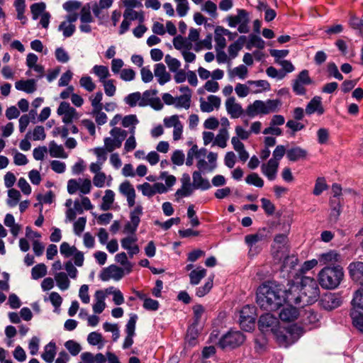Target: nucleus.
I'll return each mask as SVG.
<instances>
[{
  "mask_svg": "<svg viewBox=\"0 0 363 363\" xmlns=\"http://www.w3.org/2000/svg\"><path fill=\"white\" fill-rule=\"evenodd\" d=\"M69 277L63 272H55L54 274L57 286L62 291L67 290L69 287L70 281Z\"/></svg>",
  "mask_w": 363,
  "mask_h": 363,
  "instance_id": "36",
  "label": "nucleus"
},
{
  "mask_svg": "<svg viewBox=\"0 0 363 363\" xmlns=\"http://www.w3.org/2000/svg\"><path fill=\"white\" fill-rule=\"evenodd\" d=\"M194 315V323L192 326L188 329V335L193 333L196 325L199 324L202 315L204 313V308L201 305H196L193 307Z\"/></svg>",
  "mask_w": 363,
  "mask_h": 363,
  "instance_id": "51",
  "label": "nucleus"
},
{
  "mask_svg": "<svg viewBox=\"0 0 363 363\" xmlns=\"http://www.w3.org/2000/svg\"><path fill=\"white\" fill-rule=\"evenodd\" d=\"M300 296L293 297L294 301L296 303L301 302V299L306 298L307 303L313 302L319 297L320 289L317 281L311 277H303L301 279L300 286Z\"/></svg>",
  "mask_w": 363,
  "mask_h": 363,
  "instance_id": "5",
  "label": "nucleus"
},
{
  "mask_svg": "<svg viewBox=\"0 0 363 363\" xmlns=\"http://www.w3.org/2000/svg\"><path fill=\"white\" fill-rule=\"evenodd\" d=\"M137 319L138 315L136 314H132L125 325V332L127 333V336L125 337L123 344V349L129 348L133 343V338L135 335Z\"/></svg>",
  "mask_w": 363,
  "mask_h": 363,
  "instance_id": "19",
  "label": "nucleus"
},
{
  "mask_svg": "<svg viewBox=\"0 0 363 363\" xmlns=\"http://www.w3.org/2000/svg\"><path fill=\"white\" fill-rule=\"evenodd\" d=\"M115 259L117 262L120 263L124 267L126 273L128 274L131 272L133 265L128 262L127 255L125 252H121L116 255Z\"/></svg>",
  "mask_w": 363,
  "mask_h": 363,
  "instance_id": "61",
  "label": "nucleus"
},
{
  "mask_svg": "<svg viewBox=\"0 0 363 363\" xmlns=\"http://www.w3.org/2000/svg\"><path fill=\"white\" fill-rule=\"evenodd\" d=\"M298 289L297 286H292L289 291L284 290L281 285L273 282L261 285L257 291V305L265 311H276L279 308L285 301L293 302L291 296L293 291Z\"/></svg>",
  "mask_w": 363,
  "mask_h": 363,
  "instance_id": "1",
  "label": "nucleus"
},
{
  "mask_svg": "<svg viewBox=\"0 0 363 363\" xmlns=\"http://www.w3.org/2000/svg\"><path fill=\"white\" fill-rule=\"evenodd\" d=\"M118 191L121 195L126 198L128 207L135 205L136 192L133 184L128 180L122 182L118 186Z\"/></svg>",
  "mask_w": 363,
  "mask_h": 363,
  "instance_id": "17",
  "label": "nucleus"
},
{
  "mask_svg": "<svg viewBox=\"0 0 363 363\" xmlns=\"http://www.w3.org/2000/svg\"><path fill=\"white\" fill-rule=\"evenodd\" d=\"M79 85L89 92L93 91L96 85L92 78L89 76H83L79 79Z\"/></svg>",
  "mask_w": 363,
  "mask_h": 363,
  "instance_id": "59",
  "label": "nucleus"
},
{
  "mask_svg": "<svg viewBox=\"0 0 363 363\" xmlns=\"http://www.w3.org/2000/svg\"><path fill=\"white\" fill-rule=\"evenodd\" d=\"M60 252L65 258L73 256V262L75 266H83L84 261V253L77 250L75 246H71L68 242H63L60 246Z\"/></svg>",
  "mask_w": 363,
  "mask_h": 363,
  "instance_id": "10",
  "label": "nucleus"
},
{
  "mask_svg": "<svg viewBox=\"0 0 363 363\" xmlns=\"http://www.w3.org/2000/svg\"><path fill=\"white\" fill-rule=\"evenodd\" d=\"M247 84L255 86V89L251 91L252 94H258L262 91H268L270 89V84L267 80H249L247 82Z\"/></svg>",
  "mask_w": 363,
  "mask_h": 363,
  "instance_id": "45",
  "label": "nucleus"
},
{
  "mask_svg": "<svg viewBox=\"0 0 363 363\" xmlns=\"http://www.w3.org/2000/svg\"><path fill=\"white\" fill-rule=\"evenodd\" d=\"M193 184L194 189L207 190L211 186L209 181L203 178L200 171H194L192 174Z\"/></svg>",
  "mask_w": 363,
  "mask_h": 363,
  "instance_id": "29",
  "label": "nucleus"
},
{
  "mask_svg": "<svg viewBox=\"0 0 363 363\" xmlns=\"http://www.w3.org/2000/svg\"><path fill=\"white\" fill-rule=\"evenodd\" d=\"M281 106L279 99H268L265 101L255 100L252 104L247 106L245 114L250 118L257 115H267L270 113L277 112Z\"/></svg>",
  "mask_w": 363,
  "mask_h": 363,
  "instance_id": "4",
  "label": "nucleus"
},
{
  "mask_svg": "<svg viewBox=\"0 0 363 363\" xmlns=\"http://www.w3.org/2000/svg\"><path fill=\"white\" fill-rule=\"evenodd\" d=\"M46 5L44 2L35 3L30 6V12L33 20H37L39 16L45 13Z\"/></svg>",
  "mask_w": 363,
  "mask_h": 363,
  "instance_id": "52",
  "label": "nucleus"
},
{
  "mask_svg": "<svg viewBox=\"0 0 363 363\" xmlns=\"http://www.w3.org/2000/svg\"><path fill=\"white\" fill-rule=\"evenodd\" d=\"M229 138V133L228 128H220L218 133L214 138L213 145H218L221 148H224L227 146V141Z\"/></svg>",
  "mask_w": 363,
  "mask_h": 363,
  "instance_id": "41",
  "label": "nucleus"
},
{
  "mask_svg": "<svg viewBox=\"0 0 363 363\" xmlns=\"http://www.w3.org/2000/svg\"><path fill=\"white\" fill-rule=\"evenodd\" d=\"M91 72L99 78V81L101 83L106 80L111 75L108 67L104 65H94L92 67Z\"/></svg>",
  "mask_w": 363,
  "mask_h": 363,
  "instance_id": "40",
  "label": "nucleus"
},
{
  "mask_svg": "<svg viewBox=\"0 0 363 363\" xmlns=\"http://www.w3.org/2000/svg\"><path fill=\"white\" fill-rule=\"evenodd\" d=\"M47 274V267L45 264L40 263L36 264L31 269V277L33 279H39L45 277Z\"/></svg>",
  "mask_w": 363,
  "mask_h": 363,
  "instance_id": "55",
  "label": "nucleus"
},
{
  "mask_svg": "<svg viewBox=\"0 0 363 363\" xmlns=\"http://www.w3.org/2000/svg\"><path fill=\"white\" fill-rule=\"evenodd\" d=\"M111 137L104 138V147L108 152L121 147L123 141L127 136V132L120 128L115 127L110 130Z\"/></svg>",
  "mask_w": 363,
  "mask_h": 363,
  "instance_id": "7",
  "label": "nucleus"
},
{
  "mask_svg": "<svg viewBox=\"0 0 363 363\" xmlns=\"http://www.w3.org/2000/svg\"><path fill=\"white\" fill-rule=\"evenodd\" d=\"M96 302L93 305V311L96 313H101L106 307L104 302L105 295L102 291H96L94 294Z\"/></svg>",
  "mask_w": 363,
  "mask_h": 363,
  "instance_id": "42",
  "label": "nucleus"
},
{
  "mask_svg": "<svg viewBox=\"0 0 363 363\" xmlns=\"http://www.w3.org/2000/svg\"><path fill=\"white\" fill-rule=\"evenodd\" d=\"M347 269L351 279L363 288V262H352L349 264Z\"/></svg>",
  "mask_w": 363,
  "mask_h": 363,
  "instance_id": "21",
  "label": "nucleus"
},
{
  "mask_svg": "<svg viewBox=\"0 0 363 363\" xmlns=\"http://www.w3.org/2000/svg\"><path fill=\"white\" fill-rule=\"evenodd\" d=\"M123 18L129 21H135L138 19L140 22L144 21V16L142 12H138L133 9H126L123 13Z\"/></svg>",
  "mask_w": 363,
  "mask_h": 363,
  "instance_id": "62",
  "label": "nucleus"
},
{
  "mask_svg": "<svg viewBox=\"0 0 363 363\" xmlns=\"http://www.w3.org/2000/svg\"><path fill=\"white\" fill-rule=\"evenodd\" d=\"M206 275V270L203 268H198L192 270L189 274L190 284L197 285Z\"/></svg>",
  "mask_w": 363,
  "mask_h": 363,
  "instance_id": "50",
  "label": "nucleus"
},
{
  "mask_svg": "<svg viewBox=\"0 0 363 363\" xmlns=\"http://www.w3.org/2000/svg\"><path fill=\"white\" fill-rule=\"evenodd\" d=\"M154 74L161 85H164L171 79V75L167 72L166 67L162 63H157L155 65Z\"/></svg>",
  "mask_w": 363,
  "mask_h": 363,
  "instance_id": "28",
  "label": "nucleus"
},
{
  "mask_svg": "<svg viewBox=\"0 0 363 363\" xmlns=\"http://www.w3.org/2000/svg\"><path fill=\"white\" fill-rule=\"evenodd\" d=\"M91 182L89 179L79 178L78 179H71L67 182V192L69 194H74L79 191L81 194L86 195L91 192Z\"/></svg>",
  "mask_w": 363,
  "mask_h": 363,
  "instance_id": "9",
  "label": "nucleus"
},
{
  "mask_svg": "<svg viewBox=\"0 0 363 363\" xmlns=\"http://www.w3.org/2000/svg\"><path fill=\"white\" fill-rule=\"evenodd\" d=\"M191 94H182L175 98V107L189 109L191 106Z\"/></svg>",
  "mask_w": 363,
  "mask_h": 363,
  "instance_id": "56",
  "label": "nucleus"
},
{
  "mask_svg": "<svg viewBox=\"0 0 363 363\" xmlns=\"http://www.w3.org/2000/svg\"><path fill=\"white\" fill-rule=\"evenodd\" d=\"M49 153L52 157L67 158V154L61 145H57L55 141L49 144Z\"/></svg>",
  "mask_w": 363,
  "mask_h": 363,
  "instance_id": "39",
  "label": "nucleus"
},
{
  "mask_svg": "<svg viewBox=\"0 0 363 363\" xmlns=\"http://www.w3.org/2000/svg\"><path fill=\"white\" fill-rule=\"evenodd\" d=\"M136 242L137 238L135 235L128 236L121 241L122 247L128 251L130 257L139 252L140 250Z\"/></svg>",
  "mask_w": 363,
  "mask_h": 363,
  "instance_id": "24",
  "label": "nucleus"
},
{
  "mask_svg": "<svg viewBox=\"0 0 363 363\" xmlns=\"http://www.w3.org/2000/svg\"><path fill=\"white\" fill-rule=\"evenodd\" d=\"M125 271V269L115 264H111L109 267L104 268L99 277L100 279L104 281H108L111 279H114L115 281H119L123 277Z\"/></svg>",
  "mask_w": 363,
  "mask_h": 363,
  "instance_id": "16",
  "label": "nucleus"
},
{
  "mask_svg": "<svg viewBox=\"0 0 363 363\" xmlns=\"http://www.w3.org/2000/svg\"><path fill=\"white\" fill-rule=\"evenodd\" d=\"M157 91L155 89L146 90L141 94L142 101H140V106H150L155 110H160L163 107V104L159 97L157 96Z\"/></svg>",
  "mask_w": 363,
  "mask_h": 363,
  "instance_id": "14",
  "label": "nucleus"
},
{
  "mask_svg": "<svg viewBox=\"0 0 363 363\" xmlns=\"http://www.w3.org/2000/svg\"><path fill=\"white\" fill-rule=\"evenodd\" d=\"M287 237L284 234H279L275 236L273 245L274 248L277 249V253H279V249H283V256H286L287 252V247H286Z\"/></svg>",
  "mask_w": 363,
  "mask_h": 363,
  "instance_id": "49",
  "label": "nucleus"
},
{
  "mask_svg": "<svg viewBox=\"0 0 363 363\" xmlns=\"http://www.w3.org/2000/svg\"><path fill=\"white\" fill-rule=\"evenodd\" d=\"M304 332L302 327L293 325L287 328H278L273 334L280 346L287 347L296 342Z\"/></svg>",
  "mask_w": 363,
  "mask_h": 363,
  "instance_id": "3",
  "label": "nucleus"
},
{
  "mask_svg": "<svg viewBox=\"0 0 363 363\" xmlns=\"http://www.w3.org/2000/svg\"><path fill=\"white\" fill-rule=\"evenodd\" d=\"M300 315V310L291 305L284 306L279 313V318L283 322H293Z\"/></svg>",
  "mask_w": 363,
  "mask_h": 363,
  "instance_id": "22",
  "label": "nucleus"
},
{
  "mask_svg": "<svg viewBox=\"0 0 363 363\" xmlns=\"http://www.w3.org/2000/svg\"><path fill=\"white\" fill-rule=\"evenodd\" d=\"M352 309L350 315L353 325L363 332V288L355 291L352 301Z\"/></svg>",
  "mask_w": 363,
  "mask_h": 363,
  "instance_id": "6",
  "label": "nucleus"
},
{
  "mask_svg": "<svg viewBox=\"0 0 363 363\" xmlns=\"http://www.w3.org/2000/svg\"><path fill=\"white\" fill-rule=\"evenodd\" d=\"M279 162L275 160H269L267 163L261 166L262 173L269 180L273 181L277 178Z\"/></svg>",
  "mask_w": 363,
  "mask_h": 363,
  "instance_id": "23",
  "label": "nucleus"
},
{
  "mask_svg": "<svg viewBox=\"0 0 363 363\" xmlns=\"http://www.w3.org/2000/svg\"><path fill=\"white\" fill-rule=\"evenodd\" d=\"M142 96L140 92H134L128 94L125 98V101L127 104H128L131 107H134L136 105L140 106V101H142Z\"/></svg>",
  "mask_w": 363,
  "mask_h": 363,
  "instance_id": "63",
  "label": "nucleus"
},
{
  "mask_svg": "<svg viewBox=\"0 0 363 363\" xmlns=\"http://www.w3.org/2000/svg\"><path fill=\"white\" fill-rule=\"evenodd\" d=\"M228 26L231 28L238 25V30L240 33H247L250 31V18L248 13L244 9H239L236 16H230L227 18Z\"/></svg>",
  "mask_w": 363,
  "mask_h": 363,
  "instance_id": "8",
  "label": "nucleus"
},
{
  "mask_svg": "<svg viewBox=\"0 0 363 363\" xmlns=\"http://www.w3.org/2000/svg\"><path fill=\"white\" fill-rule=\"evenodd\" d=\"M305 111L308 115H311L314 113L322 115L324 113V108L322 105L321 97L314 96L307 104Z\"/></svg>",
  "mask_w": 363,
  "mask_h": 363,
  "instance_id": "25",
  "label": "nucleus"
},
{
  "mask_svg": "<svg viewBox=\"0 0 363 363\" xmlns=\"http://www.w3.org/2000/svg\"><path fill=\"white\" fill-rule=\"evenodd\" d=\"M174 47L179 50L182 49L190 50L192 47L191 43L189 41L187 38L182 37V35L176 36L173 40Z\"/></svg>",
  "mask_w": 363,
  "mask_h": 363,
  "instance_id": "48",
  "label": "nucleus"
},
{
  "mask_svg": "<svg viewBox=\"0 0 363 363\" xmlns=\"http://www.w3.org/2000/svg\"><path fill=\"white\" fill-rule=\"evenodd\" d=\"M8 196L9 199L7 201V204L11 207H13L21 199V194L18 190L11 189L8 191Z\"/></svg>",
  "mask_w": 363,
  "mask_h": 363,
  "instance_id": "64",
  "label": "nucleus"
},
{
  "mask_svg": "<svg viewBox=\"0 0 363 363\" xmlns=\"http://www.w3.org/2000/svg\"><path fill=\"white\" fill-rule=\"evenodd\" d=\"M164 62L167 64L169 71L172 72H177L181 67L180 61L177 58L172 57L170 55H165Z\"/></svg>",
  "mask_w": 363,
  "mask_h": 363,
  "instance_id": "57",
  "label": "nucleus"
},
{
  "mask_svg": "<svg viewBox=\"0 0 363 363\" xmlns=\"http://www.w3.org/2000/svg\"><path fill=\"white\" fill-rule=\"evenodd\" d=\"M267 230L262 228L255 234L247 235L245 238V242L250 247H252L257 242L264 240L267 237Z\"/></svg>",
  "mask_w": 363,
  "mask_h": 363,
  "instance_id": "38",
  "label": "nucleus"
},
{
  "mask_svg": "<svg viewBox=\"0 0 363 363\" xmlns=\"http://www.w3.org/2000/svg\"><path fill=\"white\" fill-rule=\"evenodd\" d=\"M245 40L246 37L242 35L228 47V53L231 58L233 59L237 57L239 51L242 48Z\"/></svg>",
  "mask_w": 363,
  "mask_h": 363,
  "instance_id": "44",
  "label": "nucleus"
},
{
  "mask_svg": "<svg viewBox=\"0 0 363 363\" xmlns=\"http://www.w3.org/2000/svg\"><path fill=\"white\" fill-rule=\"evenodd\" d=\"M258 325L262 332L270 331L273 333L279 328V320L272 314L265 313L260 316Z\"/></svg>",
  "mask_w": 363,
  "mask_h": 363,
  "instance_id": "15",
  "label": "nucleus"
},
{
  "mask_svg": "<svg viewBox=\"0 0 363 363\" xmlns=\"http://www.w3.org/2000/svg\"><path fill=\"white\" fill-rule=\"evenodd\" d=\"M75 26L68 21H62L58 27V30L62 31L65 38L71 37L75 32Z\"/></svg>",
  "mask_w": 363,
  "mask_h": 363,
  "instance_id": "54",
  "label": "nucleus"
},
{
  "mask_svg": "<svg viewBox=\"0 0 363 363\" xmlns=\"http://www.w3.org/2000/svg\"><path fill=\"white\" fill-rule=\"evenodd\" d=\"M225 106L226 111L231 118H238L242 117L245 113L242 106L236 101L235 98L233 96L227 99Z\"/></svg>",
  "mask_w": 363,
  "mask_h": 363,
  "instance_id": "18",
  "label": "nucleus"
},
{
  "mask_svg": "<svg viewBox=\"0 0 363 363\" xmlns=\"http://www.w3.org/2000/svg\"><path fill=\"white\" fill-rule=\"evenodd\" d=\"M15 87L18 91H22L28 94H32L37 89L36 80L33 79L19 80L15 83Z\"/></svg>",
  "mask_w": 363,
  "mask_h": 363,
  "instance_id": "30",
  "label": "nucleus"
},
{
  "mask_svg": "<svg viewBox=\"0 0 363 363\" xmlns=\"http://www.w3.org/2000/svg\"><path fill=\"white\" fill-rule=\"evenodd\" d=\"M87 341L91 345H97L99 350L104 346V341L101 333L97 332H91L87 337Z\"/></svg>",
  "mask_w": 363,
  "mask_h": 363,
  "instance_id": "47",
  "label": "nucleus"
},
{
  "mask_svg": "<svg viewBox=\"0 0 363 363\" xmlns=\"http://www.w3.org/2000/svg\"><path fill=\"white\" fill-rule=\"evenodd\" d=\"M245 340L240 331L230 330L223 335L219 341V346L223 348H235L242 345Z\"/></svg>",
  "mask_w": 363,
  "mask_h": 363,
  "instance_id": "11",
  "label": "nucleus"
},
{
  "mask_svg": "<svg viewBox=\"0 0 363 363\" xmlns=\"http://www.w3.org/2000/svg\"><path fill=\"white\" fill-rule=\"evenodd\" d=\"M206 152V149H199L196 145H194L187 152L186 164L189 167L191 166L194 163V158L205 157Z\"/></svg>",
  "mask_w": 363,
  "mask_h": 363,
  "instance_id": "31",
  "label": "nucleus"
},
{
  "mask_svg": "<svg viewBox=\"0 0 363 363\" xmlns=\"http://www.w3.org/2000/svg\"><path fill=\"white\" fill-rule=\"evenodd\" d=\"M245 182L250 185H253L258 188L264 186V180L257 173H251L245 178Z\"/></svg>",
  "mask_w": 363,
  "mask_h": 363,
  "instance_id": "60",
  "label": "nucleus"
},
{
  "mask_svg": "<svg viewBox=\"0 0 363 363\" xmlns=\"http://www.w3.org/2000/svg\"><path fill=\"white\" fill-rule=\"evenodd\" d=\"M80 358L84 363H105L106 361V357L102 353L94 355L89 352L82 353Z\"/></svg>",
  "mask_w": 363,
  "mask_h": 363,
  "instance_id": "33",
  "label": "nucleus"
},
{
  "mask_svg": "<svg viewBox=\"0 0 363 363\" xmlns=\"http://www.w3.org/2000/svg\"><path fill=\"white\" fill-rule=\"evenodd\" d=\"M55 344L50 342L45 347L44 352L42 354V358L46 362L52 363L55 359Z\"/></svg>",
  "mask_w": 363,
  "mask_h": 363,
  "instance_id": "46",
  "label": "nucleus"
},
{
  "mask_svg": "<svg viewBox=\"0 0 363 363\" xmlns=\"http://www.w3.org/2000/svg\"><path fill=\"white\" fill-rule=\"evenodd\" d=\"M57 113L62 116V121L65 124L72 123L79 118V115L74 108L67 102L62 101L57 108Z\"/></svg>",
  "mask_w": 363,
  "mask_h": 363,
  "instance_id": "13",
  "label": "nucleus"
},
{
  "mask_svg": "<svg viewBox=\"0 0 363 363\" xmlns=\"http://www.w3.org/2000/svg\"><path fill=\"white\" fill-rule=\"evenodd\" d=\"M320 303L324 309L331 311L339 307L342 303V300L339 295L328 293L321 298Z\"/></svg>",
  "mask_w": 363,
  "mask_h": 363,
  "instance_id": "20",
  "label": "nucleus"
},
{
  "mask_svg": "<svg viewBox=\"0 0 363 363\" xmlns=\"http://www.w3.org/2000/svg\"><path fill=\"white\" fill-rule=\"evenodd\" d=\"M330 220L336 222L342 212V205L340 199H330Z\"/></svg>",
  "mask_w": 363,
  "mask_h": 363,
  "instance_id": "34",
  "label": "nucleus"
},
{
  "mask_svg": "<svg viewBox=\"0 0 363 363\" xmlns=\"http://www.w3.org/2000/svg\"><path fill=\"white\" fill-rule=\"evenodd\" d=\"M103 99V94L101 91L96 92L94 95L89 96V100L93 107L92 111H101L103 105L101 101Z\"/></svg>",
  "mask_w": 363,
  "mask_h": 363,
  "instance_id": "58",
  "label": "nucleus"
},
{
  "mask_svg": "<svg viewBox=\"0 0 363 363\" xmlns=\"http://www.w3.org/2000/svg\"><path fill=\"white\" fill-rule=\"evenodd\" d=\"M318 262L322 265L333 264L339 262L341 259L340 254L335 250H330L327 252L320 254L318 256Z\"/></svg>",
  "mask_w": 363,
  "mask_h": 363,
  "instance_id": "26",
  "label": "nucleus"
},
{
  "mask_svg": "<svg viewBox=\"0 0 363 363\" xmlns=\"http://www.w3.org/2000/svg\"><path fill=\"white\" fill-rule=\"evenodd\" d=\"M231 35V32L221 26H217L215 29V42L220 49H223L226 46L225 35Z\"/></svg>",
  "mask_w": 363,
  "mask_h": 363,
  "instance_id": "32",
  "label": "nucleus"
},
{
  "mask_svg": "<svg viewBox=\"0 0 363 363\" xmlns=\"http://www.w3.org/2000/svg\"><path fill=\"white\" fill-rule=\"evenodd\" d=\"M344 277V272L340 266L324 267L318 274L320 286L327 289L337 288Z\"/></svg>",
  "mask_w": 363,
  "mask_h": 363,
  "instance_id": "2",
  "label": "nucleus"
},
{
  "mask_svg": "<svg viewBox=\"0 0 363 363\" xmlns=\"http://www.w3.org/2000/svg\"><path fill=\"white\" fill-rule=\"evenodd\" d=\"M228 77L230 79H233L235 77H238L241 79H245L248 74V69L244 65H240L233 69L229 67L228 70Z\"/></svg>",
  "mask_w": 363,
  "mask_h": 363,
  "instance_id": "35",
  "label": "nucleus"
},
{
  "mask_svg": "<svg viewBox=\"0 0 363 363\" xmlns=\"http://www.w3.org/2000/svg\"><path fill=\"white\" fill-rule=\"evenodd\" d=\"M255 307L247 305L244 306L240 312V318H246L248 323L252 325V320H255Z\"/></svg>",
  "mask_w": 363,
  "mask_h": 363,
  "instance_id": "53",
  "label": "nucleus"
},
{
  "mask_svg": "<svg viewBox=\"0 0 363 363\" xmlns=\"http://www.w3.org/2000/svg\"><path fill=\"white\" fill-rule=\"evenodd\" d=\"M318 320V315L313 311H305L301 315L302 324L308 330L315 327Z\"/></svg>",
  "mask_w": 363,
  "mask_h": 363,
  "instance_id": "27",
  "label": "nucleus"
},
{
  "mask_svg": "<svg viewBox=\"0 0 363 363\" xmlns=\"http://www.w3.org/2000/svg\"><path fill=\"white\" fill-rule=\"evenodd\" d=\"M114 199L115 193L111 189L106 190L105 195L102 198V203L100 206V208L104 211L109 210L114 202Z\"/></svg>",
  "mask_w": 363,
  "mask_h": 363,
  "instance_id": "43",
  "label": "nucleus"
},
{
  "mask_svg": "<svg viewBox=\"0 0 363 363\" xmlns=\"http://www.w3.org/2000/svg\"><path fill=\"white\" fill-rule=\"evenodd\" d=\"M307 155V151L300 147L291 148L286 151L287 158L292 162L303 159Z\"/></svg>",
  "mask_w": 363,
  "mask_h": 363,
  "instance_id": "37",
  "label": "nucleus"
},
{
  "mask_svg": "<svg viewBox=\"0 0 363 363\" xmlns=\"http://www.w3.org/2000/svg\"><path fill=\"white\" fill-rule=\"evenodd\" d=\"M312 84H313V81L310 77L308 71L307 69H303L293 81L292 89L296 95L302 96L306 93L305 86H308Z\"/></svg>",
  "mask_w": 363,
  "mask_h": 363,
  "instance_id": "12",
  "label": "nucleus"
}]
</instances>
